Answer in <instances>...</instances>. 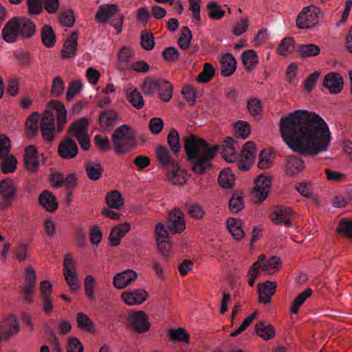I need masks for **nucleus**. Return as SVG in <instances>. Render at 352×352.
Listing matches in <instances>:
<instances>
[{
  "label": "nucleus",
  "instance_id": "obj_1",
  "mask_svg": "<svg viewBox=\"0 0 352 352\" xmlns=\"http://www.w3.org/2000/svg\"><path fill=\"white\" fill-rule=\"evenodd\" d=\"M280 129L286 144L303 155H318L327 151L332 140L324 120L307 110H296L282 118Z\"/></svg>",
  "mask_w": 352,
  "mask_h": 352
},
{
  "label": "nucleus",
  "instance_id": "obj_2",
  "mask_svg": "<svg viewBox=\"0 0 352 352\" xmlns=\"http://www.w3.org/2000/svg\"><path fill=\"white\" fill-rule=\"evenodd\" d=\"M184 148L192 171L197 175H203L212 167V160L219 146L210 145L192 135L185 139Z\"/></svg>",
  "mask_w": 352,
  "mask_h": 352
},
{
  "label": "nucleus",
  "instance_id": "obj_3",
  "mask_svg": "<svg viewBox=\"0 0 352 352\" xmlns=\"http://www.w3.org/2000/svg\"><path fill=\"white\" fill-rule=\"evenodd\" d=\"M56 116L57 132L62 131L67 122V111L63 102L56 100H52L47 104L45 110L40 119V129L43 138L45 141L51 142L54 138V116Z\"/></svg>",
  "mask_w": 352,
  "mask_h": 352
},
{
  "label": "nucleus",
  "instance_id": "obj_4",
  "mask_svg": "<svg viewBox=\"0 0 352 352\" xmlns=\"http://www.w3.org/2000/svg\"><path fill=\"white\" fill-rule=\"evenodd\" d=\"M36 32L34 23L24 17H14L10 19L1 31V38L8 43H14L19 38L32 37Z\"/></svg>",
  "mask_w": 352,
  "mask_h": 352
},
{
  "label": "nucleus",
  "instance_id": "obj_5",
  "mask_svg": "<svg viewBox=\"0 0 352 352\" xmlns=\"http://www.w3.org/2000/svg\"><path fill=\"white\" fill-rule=\"evenodd\" d=\"M112 142L117 154H126L136 146V133L130 126L121 125L113 133Z\"/></svg>",
  "mask_w": 352,
  "mask_h": 352
},
{
  "label": "nucleus",
  "instance_id": "obj_6",
  "mask_svg": "<svg viewBox=\"0 0 352 352\" xmlns=\"http://www.w3.org/2000/svg\"><path fill=\"white\" fill-rule=\"evenodd\" d=\"M281 265L279 258L273 256L266 260L264 255L258 258L251 268L248 272V284L252 287L256 279L260 276L261 272H265L268 274H274Z\"/></svg>",
  "mask_w": 352,
  "mask_h": 352
},
{
  "label": "nucleus",
  "instance_id": "obj_7",
  "mask_svg": "<svg viewBox=\"0 0 352 352\" xmlns=\"http://www.w3.org/2000/svg\"><path fill=\"white\" fill-rule=\"evenodd\" d=\"M126 326L133 332L144 333L151 329L148 316L144 311H131L126 318Z\"/></svg>",
  "mask_w": 352,
  "mask_h": 352
},
{
  "label": "nucleus",
  "instance_id": "obj_8",
  "mask_svg": "<svg viewBox=\"0 0 352 352\" xmlns=\"http://www.w3.org/2000/svg\"><path fill=\"white\" fill-rule=\"evenodd\" d=\"M68 133L78 142L82 149L87 151L90 148V138L88 135V121L82 118L73 123Z\"/></svg>",
  "mask_w": 352,
  "mask_h": 352
},
{
  "label": "nucleus",
  "instance_id": "obj_9",
  "mask_svg": "<svg viewBox=\"0 0 352 352\" xmlns=\"http://www.w3.org/2000/svg\"><path fill=\"white\" fill-rule=\"evenodd\" d=\"M63 274L64 278L72 292L80 288V280L74 258L71 254H66L63 258Z\"/></svg>",
  "mask_w": 352,
  "mask_h": 352
},
{
  "label": "nucleus",
  "instance_id": "obj_10",
  "mask_svg": "<svg viewBox=\"0 0 352 352\" xmlns=\"http://www.w3.org/2000/svg\"><path fill=\"white\" fill-rule=\"evenodd\" d=\"M272 188V177L267 174H261L254 180V186L252 193L255 201L258 204L263 202L269 195Z\"/></svg>",
  "mask_w": 352,
  "mask_h": 352
},
{
  "label": "nucleus",
  "instance_id": "obj_11",
  "mask_svg": "<svg viewBox=\"0 0 352 352\" xmlns=\"http://www.w3.org/2000/svg\"><path fill=\"white\" fill-rule=\"evenodd\" d=\"M319 8L314 6L304 8L296 19V25L301 29H309L318 23Z\"/></svg>",
  "mask_w": 352,
  "mask_h": 352
},
{
  "label": "nucleus",
  "instance_id": "obj_12",
  "mask_svg": "<svg viewBox=\"0 0 352 352\" xmlns=\"http://www.w3.org/2000/svg\"><path fill=\"white\" fill-rule=\"evenodd\" d=\"M148 296V292L145 289L137 288L123 292L120 298L128 306H136L144 302Z\"/></svg>",
  "mask_w": 352,
  "mask_h": 352
},
{
  "label": "nucleus",
  "instance_id": "obj_13",
  "mask_svg": "<svg viewBox=\"0 0 352 352\" xmlns=\"http://www.w3.org/2000/svg\"><path fill=\"white\" fill-rule=\"evenodd\" d=\"M138 279V273L131 269H126L116 274L113 278V285L116 289H122Z\"/></svg>",
  "mask_w": 352,
  "mask_h": 352
},
{
  "label": "nucleus",
  "instance_id": "obj_14",
  "mask_svg": "<svg viewBox=\"0 0 352 352\" xmlns=\"http://www.w3.org/2000/svg\"><path fill=\"white\" fill-rule=\"evenodd\" d=\"M78 148L77 144L70 138L63 139L58 146V153L63 159H73L78 155Z\"/></svg>",
  "mask_w": 352,
  "mask_h": 352
},
{
  "label": "nucleus",
  "instance_id": "obj_15",
  "mask_svg": "<svg viewBox=\"0 0 352 352\" xmlns=\"http://www.w3.org/2000/svg\"><path fill=\"white\" fill-rule=\"evenodd\" d=\"M17 184L11 177H6L0 181V195L5 201H12L16 195Z\"/></svg>",
  "mask_w": 352,
  "mask_h": 352
},
{
  "label": "nucleus",
  "instance_id": "obj_16",
  "mask_svg": "<svg viewBox=\"0 0 352 352\" xmlns=\"http://www.w3.org/2000/svg\"><path fill=\"white\" fill-rule=\"evenodd\" d=\"M168 228L173 233H181L186 229L184 213L178 208H174L170 212Z\"/></svg>",
  "mask_w": 352,
  "mask_h": 352
},
{
  "label": "nucleus",
  "instance_id": "obj_17",
  "mask_svg": "<svg viewBox=\"0 0 352 352\" xmlns=\"http://www.w3.org/2000/svg\"><path fill=\"white\" fill-rule=\"evenodd\" d=\"M344 80L342 76L336 72H331L327 74L323 80L324 87L331 94H338L343 87Z\"/></svg>",
  "mask_w": 352,
  "mask_h": 352
},
{
  "label": "nucleus",
  "instance_id": "obj_18",
  "mask_svg": "<svg viewBox=\"0 0 352 352\" xmlns=\"http://www.w3.org/2000/svg\"><path fill=\"white\" fill-rule=\"evenodd\" d=\"M24 162L28 170L36 172L39 167V160L37 148L34 145H30L25 149Z\"/></svg>",
  "mask_w": 352,
  "mask_h": 352
},
{
  "label": "nucleus",
  "instance_id": "obj_19",
  "mask_svg": "<svg viewBox=\"0 0 352 352\" xmlns=\"http://www.w3.org/2000/svg\"><path fill=\"white\" fill-rule=\"evenodd\" d=\"M276 289V283L266 281L258 285V301L261 303L268 304L271 302L272 296Z\"/></svg>",
  "mask_w": 352,
  "mask_h": 352
},
{
  "label": "nucleus",
  "instance_id": "obj_20",
  "mask_svg": "<svg viewBox=\"0 0 352 352\" xmlns=\"http://www.w3.org/2000/svg\"><path fill=\"white\" fill-rule=\"evenodd\" d=\"M119 11L118 6L115 3L103 4L99 7L96 14V19L98 23H108Z\"/></svg>",
  "mask_w": 352,
  "mask_h": 352
},
{
  "label": "nucleus",
  "instance_id": "obj_21",
  "mask_svg": "<svg viewBox=\"0 0 352 352\" xmlns=\"http://www.w3.org/2000/svg\"><path fill=\"white\" fill-rule=\"evenodd\" d=\"M1 329L3 336L10 338L17 334L20 330V326L16 316L8 315L2 320Z\"/></svg>",
  "mask_w": 352,
  "mask_h": 352
},
{
  "label": "nucleus",
  "instance_id": "obj_22",
  "mask_svg": "<svg viewBox=\"0 0 352 352\" xmlns=\"http://www.w3.org/2000/svg\"><path fill=\"white\" fill-rule=\"evenodd\" d=\"M126 97L131 104L137 109H141L144 106V101L141 93L132 85L124 87Z\"/></svg>",
  "mask_w": 352,
  "mask_h": 352
},
{
  "label": "nucleus",
  "instance_id": "obj_23",
  "mask_svg": "<svg viewBox=\"0 0 352 352\" xmlns=\"http://www.w3.org/2000/svg\"><path fill=\"white\" fill-rule=\"evenodd\" d=\"M292 209L286 206H276L274 209L272 221L275 224L291 226Z\"/></svg>",
  "mask_w": 352,
  "mask_h": 352
},
{
  "label": "nucleus",
  "instance_id": "obj_24",
  "mask_svg": "<svg viewBox=\"0 0 352 352\" xmlns=\"http://www.w3.org/2000/svg\"><path fill=\"white\" fill-rule=\"evenodd\" d=\"M305 169L302 160L294 155L288 157L285 164V173L287 175L294 176Z\"/></svg>",
  "mask_w": 352,
  "mask_h": 352
},
{
  "label": "nucleus",
  "instance_id": "obj_25",
  "mask_svg": "<svg viewBox=\"0 0 352 352\" xmlns=\"http://www.w3.org/2000/svg\"><path fill=\"white\" fill-rule=\"evenodd\" d=\"M131 225L129 223L124 222L112 228L109 234V241L113 246L120 245L121 239L130 230Z\"/></svg>",
  "mask_w": 352,
  "mask_h": 352
},
{
  "label": "nucleus",
  "instance_id": "obj_26",
  "mask_svg": "<svg viewBox=\"0 0 352 352\" xmlns=\"http://www.w3.org/2000/svg\"><path fill=\"white\" fill-rule=\"evenodd\" d=\"M227 228L236 241H241L244 238L245 232L240 219L228 218L227 219Z\"/></svg>",
  "mask_w": 352,
  "mask_h": 352
},
{
  "label": "nucleus",
  "instance_id": "obj_27",
  "mask_svg": "<svg viewBox=\"0 0 352 352\" xmlns=\"http://www.w3.org/2000/svg\"><path fill=\"white\" fill-rule=\"evenodd\" d=\"M233 138L228 137L223 145L222 157L226 162L230 163L238 162L240 158L233 146Z\"/></svg>",
  "mask_w": 352,
  "mask_h": 352
},
{
  "label": "nucleus",
  "instance_id": "obj_28",
  "mask_svg": "<svg viewBox=\"0 0 352 352\" xmlns=\"http://www.w3.org/2000/svg\"><path fill=\"white\" fill-rule=\"evenodd\" d=\"M78 46V35L76 32L72 33L67 38L61 56L64 58H69L74 56Z\"/></svg>",
  "mask_w": 352,
  "mask_h": 352
},
{
  "label": "nucleus",
  "instance_id": "obj_29",
  "mask_svg": "<svg viewBox=\"0 0 352 352\" xmlns=\"http://www.w3.org/2000/svg\"><path fill=\"white\" fill-rule=\"evenodd\" d=\"M41 115L38 112H33L26 119V135L29 138L34 137L38 131V122L40 123Z\"/></svg>",
  "mask_w": 352,
  "mask_h": 352
},
{
  "label": "nucleus",
  "instance_id": "obj_30",
  "mask_svg": "<svg viewBox=\"0 0 352 352\" xmlns=\"http://www.w3.org/2000/svg\"><path fill=\"white\" fill-rule=\"evenodd\" d=\"M221 74L223 76H230L236 69V61L231 54H226L223 56L221 60Z\"/></svg>",
  "mask_w": 352,
  "mask_h": 352
},
{
  "label": "nucleus",
  "instance_id": "obj_31",
  "mask_svg": "<svg viewBox=\"0 0 352 352\" xmlns=\"http://www.w3.org/2000/svg\"><path fill=\"white\" fill-rule=\"evenodd\" d=\"M41 205L47 211L54 212L58 208V202L54 195L50 191H43L38 197Z\"/></svg>",
  "mask_w": 352,
  "mask_h": 352
},
{
  "label": "nucleus",
  "instance_id": "obj_32",
  "mask_svg": "<svg viewBox=\"0 0 352 352\" xmlns=\"http://www.w3.org/2000/svg\"><path fill=\"white\" fill-rule=\"evenodd\" d=\"M118 118L117 113L112 109L103 111L99 117L100 126L104 130L113 127L116 124Z\"/></svg>",
  "mask_w": 352,
  "mask_h": 352
},
{
  "label": "nucleus",
  "instance_id": "obj_33",
  "mask_svg": "<svg viewBox=\"0 0 352 352\" xmlns=\"http://www.w3.org/2000/svg\"><path fill=\"white\" fill-rule=\"evenodd\" d=\"M187 172L175 167L168 174V181L175 186H183L187 182Z\"/></svg>",
  "mask_w": 352,
  "mask_h": 352
},
{
  "label": "nucleus",
  "instance_id": "obj_34",
  "mask_svg": "<svg viewBox=\"0 0 352 352\" xmlns=\"http://www.w3.org/2000/svg\"><path fill=\"white\" fill-rule=\"evenodd\" d=\"M257 335L265 340L272 339L275 336V330L272 325L266 321H261L256 324Z\"/></svg>",
  "mask_w": 352,
  "mask_h": 352
},
{
  "label": "nucleus",
  "instance_id": "obj_35",
  "mask_svg": "<svg viewBox=\"0 0 352 352\" xmlns=\"http://www.w3.org/2000/svg\"><path fill=\"white\" fill-rule=\"evenodd\" d=\"M85 172L90 180L98 181L101 177L103 168L98 162H89L85 164Z\"/></svg>",
  "mask_w": 352,
  "mask_h": 352
},
{
  "label": "nucleus",
  "instance_id": "obj_36",
  "mask_svg": "<svg viewBox=\"0 0 352 352\" xmlns=\"http://www.w3.org/2000/svg\"><path fill=\"white\" fill-rule=\"evenodd\" d=\"M76 322L78 327L81 331L87 333H94L96 331L95 325L93 321L85 314L82 312L77 314Z\"/></svg>",
  "mask_w": 352,
  "mask_h": 352
},
{
  "label": "nucleus",
  "instance_id": "obj_37",
  "mask_svg": "<svg viewBox=\"0 0 352 352\" xmlns=\"http://www.w3.org/2000/svg\"><path fill=\"white\" fill-rule=\"evenodd\" d=\"M313 294L310 288H307L300 293L292 302L289 311L293 314H297L300 307L304 304L305 301L309 298Z\"/></svg>",
  "mask_w": 352,
  "mask_h": 352
},
{
  "label": "nucleus",
  "instance_id": "obj_38",
  "mask_svg": "<svg viewBox=\"0 0 352 352\" xmlns=\"http://www.w3.org/2000/svg\"><path fill=\"white\" fill-rule=\"evenodd\" d=\"M218 183L223 188H231L235 184V177L229 168L222 170L219 175Z\"/></svg>",
  "mask_w": 352,
  "mask_h": 352
},
{
  "label": "nucleus",
  "instance_id": "obj_39",
  "mask_svg": "<svg viewBox=\"0 0 352 352\" xmlns=\"http://www.w3.org/2000/svg\"><path fill=\"white\" fill-rule=\"evenodd\" d=\"M106 204L110 208L120 210L124 206L121 193L118 190L109 192L106 196Z\"/></svg>",
  "mask_w": 352,
  "mask_h": 352
},
{
  "label": "nucleus",
  "instance_id": "obj_40",
  "mask_svg": "<svg viewBox=\"0 0 352 352\" xmlns=\"http://www.w3.org/2000/svg\"><path fill=\"white\" fill-rule=\"evenodd\" d=\"M241 58L245 69L248 71L254 68L258 62L257 54L253 50H248L243 52Z\"/></svg>",
  "mask_w": 352,
  "mask_h": 352
},
{
  "label": "nucleus",
  "instance_id": "obj_41",
  "mask_svg": "<svg viewBox=\"0 0 352 352\" xmlns=\"http://www.w3.org/2000/svg\"><path fill=\"white\" fill-rule=\"evenodd\" d=\"M247 108L252 117L256 119L261 118L263 106L260 99L257 98H250L247 102Z\"/></svg>",
  "mask_w": 352,
  "mask_h": 352
},
{
  "label": "nucleus",
  "instance_id": "obj_42",
  "mask_svg": "<svg viewBox=\"0 0 352 352\" xmlns=\"http://www.w3.org/2000/svg\"><path fill=\"white\" fill-rule=\"evenodd\" d=\"M1 162L0 169L3 174H10L15 172L16 169L17 160L12 155H8V156L2 158Z\"/></svg>",
  "mask_w": 352,
  "mask_h": 352
},
{
  "label": "nucleus",
  "instance_id": "obj_43",
  "mask_svg": "<svg viewBox=\"0 0 352 352\" xmlns=\"http://www.w3.org/2000/svg\"><path fill=\"white\" fill-rule=\"evenodd\" d=\"M296 50V43L291 37L284 38L277 48L278 53L281 56L292 54Z\"/></svg>",
  "mask_w": 352,
  "mask_h": 352
},
{
  "label": "nucleus",
  "instance_id": "obj_44",
  "mask_svg": "<svg viewBox=\"0 0 352 352\" xmlns=\"http://www.w3.org/2000/svg\"><path fill=\"white\" fill-rule=\"evenodd\" d=\"M41 39L45 46L52 47L56 43V36L52 28L50 25H44L41 30Z\"/></svg>",
  "mask_w": 352,
  "mask_h": 352
},
{
  "label": "nucleus",
  "instance_id": "obj_45",
  "mask_svg": "<svg viewBox=\"0 0 352 352\" xmlns=\"http://www.w3.org/2000/svg\"><path fill=\"white\" fill-rule=\"evenodd\" d=\"M336 230L340 235L352 239V219L347 218L340 219Z\"/></svg>",
  "mask_w": 352,
  "mask_h": 352
},
{
  "label": "nucleus",
  "instance_id": "obj_46",
  "mask_svg": "<svg viewBox=\"0 0 352 352\" xmlns=\"http://www.w3.org/2000/svg\"><path fill=\"white\" fill-rule=\"evenodd\" d=\"M168 336L173 342H180L188 344L189 336L186 331L181 327L170 329L168 331Z\"/></svg>",
  "mask_w": 352,
  "mask_h": 352
},
{
  "label": "nucleus",
  "instance_id": "obj_47",
  "mask_svg": "<svg viewBox=\"0 0 352 352\" xmlns=\"http://www.w3.org/2000/svg\"><path fill=\"white\" fill-rule=\"evenodd\" d=\"M274 155L270 149L263 150L259 155L258 167L261 169H267L273 164Z\"/></svg>",
  "mask_w": 352,
  "mask_h": 352
},
{
  "label": "nucleus",
  "instance_id": "obj_48",
  "mask_svg": "<svg viewBox=\"0 0 352 352\" xmlns=\"http://www.w3.org/2000/svg\"><path fill=\"white\" fill-rule=\"evenodd\" d=\"M234 131L237 138L245 140L250 135L251 129L248 122L240 120L236 122Z\"/></svg>",
  "mask_w": 352,
  "mask_h": 352
},
{
  "label": "nucleus",
  "instance_id": "obj_49",
  "mask_svg": "<svg viewBox=\"0 0 352 352\" xmlns=\"http://www.w3.org/2000/svg\"><path fill=\"white\" fill-rule=\"evenodd\" d=\"M157 248L162 256V258L167 261L173 250V244L170 239L156 241Z\"/></svg>",
  "mask_w": 352,
  "mask_h": 352
},
{
  "label": "nucleus",
  "instance_id": "obj_50",
  "mask_svg": "<svg viewBox=\"0 0 352 352\" xmlns=\"http://www.w3.org/2000/svg\"><path fill=\"white\" fill-rule=\"evenodd\" d=\"M65 89V84L63 78L59 76H55L52 81L51 95L53 97H60Z\"/></svg>",
  "mask_w": 352,
  "mask_h": 352
},
{
  "label": "nucleus",
  "instance_id": "obj_51",
  "mask_svg": "<svg viewBox=\"0 0 352 352\" xmlns=\"http://www.w3.org/2000/svg\"><path fill=\"white\" fill-rule=\"evenodd\" d=\"M256 155V148L255 144L249 141L247 142L242 149L240 158H243L247 161H254Z\"/></svg>",
  "mask_w": 352,
  "mask_h": 352
},
{
  "label": "nucleus",
  "instance_id": "obj_52",
  "mask_svg": "<svg viewBox=\"0 0 352 352\" xmlns=\"http://www.w3.org/2000/svg\"><path fill=\"white\" fill-rule=\"evenodd\" d=\"M214 74V68L208 63L204 65L203 71L197 77L199 82L206 83L209 82Z\"/></svg>",
  "mask_w": 352,
  "mask_h": 352
},
{
  "label": "nucleus",
  "instance_id": "obj_53",
  "mask_svg": "<svg viewBox=\"0 0 352 352\" xmlns=\"http://www.w3.org/2000/svg\"><path fill=\"white\" fill-rule=\"evenodd\" d=\"M299 54L302 57L315 56L320 54V48L315 44H304L299 47Z\"/></svg>",
  "mask_w": 352,
  "mask_h": 352
},
{
  "label": "nucleus",
  "instance_id": "obj_54",
  "mask_svg": "<svg viewBox=\"0 0 352 352\" xmlns=\"http://www.w3.org/2000/svg\"><path fill=\"white\" fill-rule=\"evenodd\" d=\"M192 39V32L187 27H184L181 30L180 36L178 39V45L182 50H187Z\"/></svg>",
  "mask_w": 352,
  "mask_h": 352
},
{
  "label": "nucleus",
  "instance_id": "obj_55",
  "mask_svg": "<svg viewBox=\"0 0 352 352\" xmlns=\"http://www.w3.org/2000/svg\"><path fill=\"white\" fill-rule=\"evenodd\" d=\"M156 155L159 163L164 166L168 167L171 164L172 160L169 151L165 146H160L156 149Z\"/></svg>",
  "mask_w": 352,
  "mask_h": 352
},
{
  "label": "nucleus",
  "instance_id": "obj_56",
  "mask_svg": "<svg viewBox=\"0 0 352 352\" xmlns=\"http://www.w3.org/2000/svg\"><path fill=\"white\" fill-rule=\"evenodd\" d=\"M243 207L244 201L243 195L239 193H234L229 201L230 210L234 213H237L240 212Z\"/></svg>",
  "mask_w": 352,
  "mask_h": 352
},
{
  "label": "nucleus",
  "instance_id": "obj_57",
  "mask_svg": "<svg viewBox=\"0 0 352 352\" xmlns=\"http://www.w3.org/2000/svg\"><path fill=\"white\" fill-rule=\"evenodd\" d=\"M162 82L163 80H157L155 79H147L142 85V90L145 94L151 95L159 90L162 86Z\"/></svg>",
  "mask_w": 352,
  "mask_h": 352
},
{
  "label": "nucleus",
  "instance_id": "obj_58",
  "mask_svg": "<svg viewBox=\"0 0 352 352\" xmlns=\"http://www.w3.org/2000/svg\"><path fill=\"white\" fill-rule=\"evenodd\" d=\"M208 16L213 20H219L225 15V11L214 2H210L207 5Z\"/></svg>",
  "mask_w": 352,
  "mask_h": 352
},
{
  "label": "nucleus",
  "instance_id": "obj_59",
  "mask_svg": "<svg viewBox=\"0 0 352 352\" xmlns=\"http://www.w3.org/2000/svg\"><path fill=\"white\" fill-rule=\"evenodd\" d=\"M96 285L95 278L91 275H87L85 278L84 286L85 294L89 299L95 298L94 287Z\"/></svg>",
  "mask_w": 352,
  "mask_h": 352
},
{
  "label": "nucleus",
  "instance_id": "obj_60",
  "mask_svg": "<svg viewBox=\"0 0 352 352\" xmlns=\"http://www.w3.org/2000/svg\"><path fill=\"white\" fill-rule=\"evenodd\" d=\"M168 144L172 150V151L175 153L179 152L181 148L179 134L178 133L173 130L171 131L167 138Z\"/></svg>",
  "mask_w": 352,
  "mask_h": 352
},
{
  "label": "nucleus",
  "instance_id": "obj_61",
  "mask_svg": "<svg viewBox=\"0 0 352 352\" xmlns=\"http://www.w3.org/2000/svg\"><path fill=\"white\" fill-rule=\"evenodd\" d=\"M142 47L147 51L151 50L155 46L154 37L152 33L143 32L140 36Z\"/></svg>",
  "mask_w": 352,
  "mask_h": 352
},
{
  "label": "nucleus",
  "instance_id": "obj_62",
  "mask_svg": "<svg viewBox=\"0 0 352 352\" xmlns=\"http://www.w3.org/2000/svg\"><path fill=\"white\" fill-rule=\"evenodd\" d=\"M351 204H352V197L349 194L337 196L332 201L333 206L337 208H344Z\"/></svg>",
  "mask_w": 352,
  "mask_h": 352
},
{
  "label": "nucleus",
  "instance_id": "obj_63",
  "mask_svg": "<svg viewBox=\"0 0 352 352\" xmlns=\"http://www.w3.org/2000/svg\"><path fill=\"white\" fill-rule=\"evenodd\" d=\"M67 352H83L84 347L81 342L75 337H69L66 347Z\"/></svg>",
  "mask_w": 352,
  "mask_h": 352
},
{
  "label": "nucleus",
  "instance_id": "obj_64",
  "mask_svg": "<svg viewBox=\"0 0 352 352\" xmlns=\"http://www.w3.org/2000/svg\"><path fill=\"white\" fill-rule=\"evenodd\" d=\"M160 98L164 101H169L173 96L171 85L166 81L162 82V86L159 89Z\"/></svg>",
  "mask_w": 352,
  "mask_h": 352
}]
</instances>
